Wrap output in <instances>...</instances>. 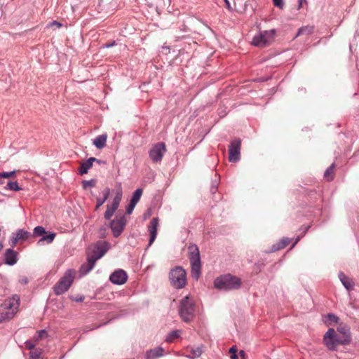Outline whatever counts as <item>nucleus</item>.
I'll list each match as a JSON object with an SVG mask.
<instances>
[{
	"label": "nucleus",
	"mask_w": 359,
	"mask_h": 359,
	"mask_svg": "<svg viewBox=\"0 0 359 359\" xmlns=\"http://www.w3.org/2000/svg\"><path fill=\"white\" fill-rule=\"evenodd\" d=\"M46 233V229L44 227L41 226H37L34 229L33 236H41V238L38 241V245H41L44 243H51L56 234L54 232H50L48 235L44 236Z\"/></svg>",
	"instance_id": "nucleus-11"
},
{
	"label": "nucleus",
	"mask_w": 359,
	"mask_h": 359,
	"mask_svg": "<svg viewBox=\"0 0 359 359\" xmlns=\"http://www.w3.org/2000/svg\"><path fill=\"white\" fill-rule=\"evenodd\" d=\"M290 243V238L284 237L280 239L277 243L273 244L271 247V252H276L283 249Z\"/></svg>",
	"instance_id": "nucleus-22"
},
{
	"label": "nucleus",
	"mask_w": 359,
	"mask_h": 359,
	"mask_svg": "<svg viewBox=\"0 0 359 359\" xmlns=\"http://www.w3.org/2000/svg\"><path fill=\"white\" fill-rule=\"evenodd\" d=\"M202 354V349L201 347L196 348H191V354L186 355V357L190 359H195L199 358Z\"/></svg>",
	"instance_id": "nucleus-27"
},
{
	"label": "nucleus",
	"mask_w": 359,
	"mask_h": 359,
	"mask_svg": "<svg viewBox=\"0 0 359 359\" xmlns=\"http://www.w3.org/2000/svg\"><path fill=\"white\" fill-rule=\"evenodd\" d=\"M95 162L97 163L99 165H100V164H102V163H103V164H104V163H105V162H104V161H101V160H100V159H97V158H95Z\"/></svg>",
	"instance_id": "nucleus-48"
},
{
	"label": "nucleus",
	"mask_w": 359,
	"mask_h": 359,
	"mask_svg": "<svg viewBox=\"0 0 359 359\" xmlns=\"http://www.w3.org/2000/svg\"><path fill=\"white\" fill-rule=\"evenodd\" d=\"M308 229H309V226H307L304 231V233L308 230Z\"/></svg>",
	"instance_id": "nucleus-57"
},
{
	"label": "nucleus",
	"mask_w": 359,
	"mask_h": 359,
	"mask_svg": "<svg viewBox=\"0 0 359 359\" xmlns=\"http://www.w3.org/2000/svg\"><path fill=\"white\" fill-rule=\"evenodd\" d=\"M126 225V218L124 215L118 217L116 215V217L111 220L109 223V227L111 229L113 236L115 238H118L121 236L122 232L123 231L125 226Z\"/></svg>",
	"instance_id": "nucleus-9"
},
{
	"label": "nucleus",
	"mask_w": 359,
	"mask_h": 359,
	"mask_svg": "<svg viewBox=\"0 0 359 359\" xmlns=\"http://www.w3.org/2000/svg\"><path fill=\"white\" fill-rule=\"evenodd\" d=\"M45 334H46V331L45 330H41L39 332V337L40 338L43 337Z\"/></svg>",
	"instance_id": "nucleus-42"
},
{
	"label": "nucleus",
	"mask_w": 359,
	"mask_h": 359,
	"mask_svg": "<svg viewBox=\"0 0 359 359\" xmlns=\"http://www.w3.org/2000/svg\"><path fill=\"white\" fill-rule=\"evenodd\" d=\"M225 4H226V8L230 10L231 9V5H230V3L229 1V0H224Z\"/></svg>",
	"instance_id": "nucleus-46"
},
{
	"label": "nucleus",
	"mask_w": 359,
	"mask_h": 359,
	"mask_svg": "<svg viewBox=\"0 0 359 359\" xmlns=\"http://www.w3.org/2000/svg\"><path fill=\"white\" fill-rule=\"evenodd\" d=\"M52 24L55 25H56V26H57L59 27H62V24L58 22H57V21H55V20L53 21Z\"/></svg>",
	"instance_id": "nucleus-47"
},
{
	"label": "nucleus",
	"mask_w": 359,
	"mask_h": 359,
	"mask_svg": "<svg viewBox=\"0 0 359 359\" xmlns=\"http://www.w3.org/2000/svg\"><path fill=\"white\" fill-rule=\"evenodd\" d=\"M5 190L18 191L22 190V188L18 185L17 181H8L4 187Z\"/></svg>",
	"instance_id": "nucleus-25"
},
{
	"label": "nucleus",
	"mask_w": 359,
	"mask_h": 359,
	"mask_svg": "<svg viewBox=\"0 0 359 359\" xmlns=\"http://www.w3.org/2000/svg\"><path fill=\"white\" fill-rule=\"evenodd\" d=\"M122 198V191L120 189L117 191L116 196L113 198V201L111 205H107V210L104 214V217L106 220H110L114 215L116 210L118 209L120 202Z\"/></svg>",
	"instance_id": "nucleus-13"
},
{
	"label": "nucleus",
	"mask_w": 359,
	"mask_h": 359,
	"mask_svg": "<svg viewBox=\"0 0 359 359\" xmlns=\"http://www.w3.org/2000/svg\"><path fill=\"white\" fill-rule=\"evenodd\" d=\"M96 260L89 255L87 256V262L83 264L80 268V273L83 276L88 273L95 266Z\"/></svg>",
	"instance_id": "nucleus-18"
},
{
	"label": "nucleus",
	"mask_w": 359,
	"mask_h": 359,
	"mask_svg": "<svg viewBox=\"0 0 359 359\" xmlns=\"http://www.w3.org/2000/svg\"><path fill=\"white\" fill-rule=\"evenodd\" d=\"M158 226V217H154L148 226V231L150 233V238L149 241V246H150L155 241L157 235V227Z\"/></svg>",
	"instance_id": "nucleus-17"
},
{
	"label": "nucleus",
	"mask_w": 359,
	"mask_h": 359,
	"mask_svg": "<svg viewBox=\"0 0 359 359\" xmlns=\"http://www.w3.org/2000/svg\"><path fill=\"white\" fill-rule=\"evenodd\" d=\"M96 180L91 179L90 180H84L83 182V188L86 189L88 187H93L95 186Z\"/></svg>",
	"instance_id": "nucleus-31"
},
{
	"label": "nucleus",
	"mask_w": 359,
	"mask_h": 359,
	"mask_svg": "<svg viewBox=\"0 0 359 359\" xmlns=\"http://www.w3.org/2000/svg\"><path fill=\"white\" fill-rule=\"evenodd\" d=\"M195 303L189 295L180 301L178 313L183 322L190 323L193 320L195 316Z\"/></svg>",
	"instance_id": "nucleus-3"
},
{
	"label": "nucleus",
	"mask_w": 359,
	"mask_h": 359,
	"mask_svg": "<svg viewBox=\"0 0 359 359\" xmlns=\"http://www.w3.org/2000/svg\"><path fill=\"white\" fill-rule=\"evenodd\" d=\"M188 250L189 259L191 269V276L194 279L198 280L201 274V261L200 251L196 244L189 245Z\"/></svg>",
	"instance_id": "nucleus-4"
},
{
	"label": "nucleus",
	"mask_w": 359,
	"mask_h": 359,
	"mask_svg": "<svg viewBox=\"0 0 359 359\" xmlns=\"http://www.w3.org/2000/svg\"><path fill=\"white\" fill-rule=\"evenodd\" d=\"M275 35V30H266L259 32L252 40V44L257 47H264L270 43Z\"/></svg>",
	"instance_id": "nucleus-7"
},
{
	"label": "nucleus",
	"mask_w": 359,
	"mask_h": 359,
	"mask_svg": "<svg viewBox=\"0 0 359 359\" xmlns=\"http://www.w3.org/2000/svg\"><path fill=\"white\" fill-rule=\"evenodd\" d=\"M83 297H80V298H78L76 301V302H82V301H83Z\"/></svg>",
	"instance_id": "nucleus-53"
},
{
	"label": "nucleus",
	"mask_w": 359,
	"mask_h": 359,
	"mask_svg": "<svg viewBox=\"0 0 359 359\" xmlns=\"http://www.w3.org/2000/svg\"><path fill=\"white\" fill-rule=\"evenodd\" d=\"M163 353L164 349L161 346H158L147 351L145 355L147 359H154L163 355Z\"/></svg>",
	"instance_id": "nucleus-20"
},
{
	"label": "nucleus",
	"mask_w": 359,
	"mask_h": 359,
	"mask_svg": "<svg viewBox=\"0 0 359 359\" xmlns=\"http://www.w3.org/2000/svg\"><path fill=\"white\" fill-rule=\"evenodd\" d=\"M231 359H238V356L236 354H233L231 356Z\"/></svg>",
	"instance_id": "nucleus-52"
},
{
	"label": "nucleus",
	"mask_w": 359,
	"mask_h": 359,
	"mask_svg": "<svg viewBox=\"0 0 359 359\" xmlns=\"http://www.w3.org/2000/svg\"><path fill=\"white\" fill-rule=\"evenodd\" d=\"M150 215V210H147V212L144 213V219H147V217Z\"/></svg>",
	"instance_id": "nucleus-50"
},
{
	"label": "nucleus",
	"mask_w": 359,
	"mask_h": 359,
	"mask_svg": "<svg viewBox=\"0 0 359 359\" xmlns=\"http://www.w3.org/2000/svg\"><path fill=\"white\" fill-rule=\"evenodd\" d=\"M15 236L18 238L19 241H23L28 239L30 236V233L27 231H25L22 229H18L15 233H13Z\"/></svg>",
	"instance_id": "nucleus-24"
},
{
	"label": "nucleus",
	"mask_w": 359,
	"mask_h": 359,
	"mask_svg": "<svg viewBox=\"0 0 359 359\" xmlns=\"http://www.w3.org/2000/svg\"><path fill=\"white\" fill-rule=\"evenodd\" d=\"M74 278V271L72 270H67L58 283L54 286L55 294L60 295L66 292L72 284Z\"/></svg>",
	"instance_id": "nucleus-6"
},
{
	"label": "nucleus",
	"mask_w": 359,
	"mask_h": 359,
	"mask_svg": "<svg viewBox=\"0 0 359 359\" xmlns=\"http://www.w3.org/2000/svg\"><path fill=\"white\" fill-rule=\"evenodd\" d=\"M101 205H98V203H96V207H95V210H98L99 208L100 207Z\"/></svg>",
	"instance_id": "nucleus-55"
},
{
	"label": "nucleus",
	"mask_w": 359,
	"mask_h": 359,
	"mask_svg": "<svg viewBox=\"0 0 359 359\" xmlns=\"http://www.w3.org/2000/svg\"><path fill=\"white\" fill-rule=\"evenodd\" d=\"M25 345H26V347L29 350L33 349L35 346L34 344L31 341H27L25 342Z\"/></svg>",
	"instance_id": "nucleus-40"
},
{
	"label": "nucleus",
	"mask_w": 359,
	"mask_h": 359,
	"mask_svg": "<svg viewBox=\"0 0 359 359\" xmlns=\"http://www.w3.org/2000/svg\"><path fill=\"white\" fill-rule=\"evenodd\" d=\"M3 248V245L1 243H0V249H1Z\"/></svg>",
	"instance_id": "nucleus-58"
},
{
	"label": "nucleus",
	"mask_w": 359,
	"mask_h": 359,
	"mask_svg": "<svg viewBox=\"0 0 359 359\" xmlns=\"http://www.w3.org/2000/svg\"><path fill=\"white\" fill-rule=\"evenodd\" d=\"M4 184V181L2 180V178L0 177V184Z\"/></svg>",
	"instance_id": "nucleus-54"
},
{
	"label": "nucleus",
	"mask_w": 359,
	"mask_h": 359,
	"mask_svg": "<svg viewBox=\"0 0 359 359\" xmlns=\"http://www.w3.org/2000/svg\"><path fill=\"white\" fill-rule=\"evenodd\" d=\"M241 140L236 139L233 140L229 147V161L236 163L241 159Z\"/></svg>",
	"instance_id": "nucleus-12"
},
{
	"label": "nucleus",
	"mask_w": 359,
	"mask_h": 359,
	"mask_svg": "<svg viewBox=\"0 0 359 359\" xmlns=\"http://www.w3.org/2000/svg\"><path fill=\"white\" fill-rule=\"evenodd\" d=\"M95 161V157H90L88 158L86 161H83L81 163L80 167H79V173L81 175L86 174L88 171V170L92 168L93 163Z\"/></svg>",
	"instance_id": "nucleus-21"
},
{
	"label": "nucleus",
	"mask_w": 359,
	"mask_h": 359,
	"mask_svg": "<svg viewBox=\"0 0 359 359\" xmlns=\"http://www.w3.org/2000/svg\"><path fill=\"white\" fill-rule=\"evenodd\" d=\"M107 139V134H102L100 135L97 136L95 139H93V144L97 149H102L106 145Z\"/></svg>",
	"instance_id": "nucleus-23"
},
{
	"label": "nucleus",
	"mask_w": 359,
	"mask_h": 359,
	"mask_svg": "<svg viewBox=\"0 0 359 359\" xmlns=\"http://www.w3.org/2000/svg\"><path fill=\"white\" fill-rule=\"evenodd\" d=\"M231 353H235L236 351V349L235 347H231L229 350Z\"/></svg>",
	"instance_id": "nucleus-51"
},
{
	"label": "nucleus",
	"mask_w": 359,
	"mask_h": 359,
	"mask_svg": "<svg viewBox=\"0 0 359 359\" xmlns=\"http://www.w3.org/2000/svg\"><path fill=\"white\" fill-rule=\"evenodd\" d=\"M273 4L275 6L283 8L284 6V1L283 0H273Z\"/></svg>",
	"instance_id": "nucleus-38"
},
{
	"label": "nucleus",
	"mask_w": 359,
	"mask_h": 359,
	"mask_svg": "<svg viewBox=\"0 0 359 359\" xmlns=\"http://www.w3.org/2000/svg\"><path fill=\"white\" fill-rule=\"evenodd\" d=\"M13 306V304L9 303L8 305L0 308V323L9 320L13 318L15 315V311L13 310H11Z\"/></svg>",
	"instance_id": "nucleus-16"
},
{
	"label": "nucleus",
	"mask_w": 359,
	"mask_h": 359,
	"mask_svg": "<svg viewBox=\"0 0 359 359\" xmlns=\"http://www.w3.org/2000/svg\"><path fill=\"white\" fill-rule=\"evenodd\" d=\"M19 242L18 238L15 236V234L13 233L11 237V239L9 241L10 245L12 248H14L17 243Z\"/></svg>",
	"instance_id": "nucleus-36"
},
{
	"label": "nucleus",
	"mask_w": 359,
	"mask_h": 359,
	"mask_svg": "<svg viewBox=\"0 0 359 359\" xmlns=\"http://www.w3.org/2000/svg\"><path fill=\"white\" fill-rule=\"evenodd\" d=\"M16 172H17L16 170H13V171H10V172H2L0 173V177L1 178L13 177L15 175Z\"/></svg>",
	"instance_id": "nucleus-32"
},
{
	"label": "nucleus",
	"mask_w": 359,
	"mask_h": 359,
	"mask_svg": "<svg viewBox=\"0 0 359 359\" xmlns=\"http://www.w3.org/2000/svg\"><path fill=\"white\" fill-rule=\"evenodd\" d=\"M20 283L25 285L28 283V279H27V278L24 277L20 279Z\"/></svg>",
	"instance_id": "nucleus-44"
},
{
	"label": "nucleus",
	"mask_w": 359,
	"mask_h": 359,
	"mask_svg": "<svg viewBox=\"0 0 359 359\" xmlns=\"http://www.w3.org/2000/svg\"><path fill=\"white\" fill-rule=\"evenodd\" d=\"M40 353L38 351L30 352V359H39Z\"/></svg>",
	"instance_id": "nucleus-39"
},
{
	"label": "nucleus",
	"mask_w": 359,
	"mask_h": 359,
	"mask_svg": "<svg viewBox=\"0 0 359 359\" xmlns=\"http://www.w3.org/2000/svg\"><path fill=\"white\" fill-rule=\"evenodd\" d=\"M110 248V244L106 241H97L88 255L97 261L102 257Z\"/></svg>",
	"instance_id": "nucleus-8"
},
{
	"label": "nucleus",
	"mask_w": 359,
	"mask_h": 359,
	"mask_svg": "<svg viewBox=\"0 0 359 359\" xmlns=\"http://www.w3.org/2000/svg\"><path fill=\"white\" fill-rule=\"evenodd\" d=\"M115 44V41H114L112 43H106L103 45L104 48H108L112 47Z\"/></svg>",
	"instance_id": "nucleus-43"
},
{
	"label": "nucleus",
	"mask_w": 359,
	"mask_h": 359,
	"mask_svg": "<svg viewBox=\"0 0 359 359\" xmlns=\"http://www.w3.org/2000/svg\"><path fill=\"white\" fill-rule=\"evenodd\" d=\"M165 152V144L163 142H158L150 149L149 156L154 163H158L161 161Z\"/></svg>",
	"instance_id": "nucleus-10"
},
{
	"label": "nucleus",
	"mask_w": 359,
	"mask_h": 359,
	"mask_svg": "<svg viewBox=\"0 0 359 359\" xmlns=\"http://www.w3.org/2000/svg\"><path fill=\"white\" fill-rule=\"evenodd\" d=\"M211 190H212V191L213 192V191H215L216 190V188H215V187H212Z\"/></svg>",
	"instance_id": "nucleus-56"
},
{
	"label": "nucleus",
	"mask_w": 359,
	"mask_h": 359,
	"mask_svg": "<svg viewBox=\"0 0 359 359\" xmlns=\"http://www.w3.org/2000/svg\"><path fill=\"white\" fill-rule=\"evenodd\" d=\"M339 279L344 285V287L348 290L351 291L354 288V283L351 278L348 277L344 272L340 271L338 274Z\"/></svg>",
	"instance_id": "nucleus-19"
},
{
	"label": "nucleus",
	"mask_w": 359,
	"mask_h": 359,
	"mask_svg": "<svg viewBox=\"0 0 359 359\" xmlns=\"http://www.w3.org/2000/svg\"><path fill=\"white\" fill-rule=\"evenodd\" d=\"M334 163H332L330 167H328L324 173V177L327 180L330 181L333 179V171L334 168Z\"/></svg>",
	"instance_id": "nucleus-28"
},
{
	"label": "nucleus",
	"mask_w": 359,
	"mask_h": 359,
	"mask_svg": "<svg viewBox=\"0 0 359 359\" xmlns=\"http://www.w3.org/2000/svg\"><path fill=\"white\" fill-rule=\"evenodd\" d=\"M107 227L103 226L99 229L98 233L100 238H104L107 236Z\"/></svg>",
	"instance_id": "nucleus-33"
},
{
	"label": "nucleus",
	"mask_w": 359,
	"mask_h": 359,
	"mask_svg": "<svg viewBox=\"0 0 359 359\" xmlns=\"http://www.w3.org/2000/svg\"><path fill=\"white\" fill-rule=\"evenodd\" d=\"M327 318L328 320L335 323H338L339 320V318L334 313H328Z\"/></svg>",
	"instance_id": "nucleus-34"
},
{
	"label": "nucleus",
	"mask_w": 359,
	"mask_h": 359,
	"mask_svg": "<svg viewBox=\"0 0 359 359\" xmlns=\"http://www.w3.org/2000/svg\"><path fill=\"white\" fill-rule=\"evenodd\" d=\"M181 331L178 330H172L169 333V334L167 336L165 341L168 342H172L174 339H177L180 337Z\"/></svg>",
	"instance_id": "nucleus-29"
},
{
	"label": "nucleus",
	"mask_w": 359,
	"mask_h": 359,
	"mask_svg": "<svg viewBox=\"0 0 359 359\" xmlns=\"http://www.w3.org/2000/svg\"><path fill=\"white\" fill-rule=\"evenodd\" d=\"M169 279L173 287L182 289L187 284V272L182 266H176L170 270Z\"/></svg>",
	"instance_id": "nucleus-5"
},
{
	"label": "nucleus",
	"mask_w": 359,
	"mask_h": 359,
	"mask_svg": "<svg viewBox=\"0 0 359 359\" xmlns=\"http://www.w3.org/2000/svg\"><path fill=\"white\" fill-rule=\"evenodd\" d=\"M96 202L98 203V205L102 206L106 201H104V198H97Z\"/></svg>",
	"instance_id": "nucleus-41"
},
{
	"label": "nucleus",
	"mask_w": 359,
	"mask_h": 359,
	"mask_svg": "<svg viewBox=\"0 0 359 359\" xmlns=\"http://www.w3.org/2000/svg\"><path fill=\"white\" fill-rule=\"evenodd\" d=\"M142 195V189L139 188V189H137L133 194V196L130 199V201L135 203H137L141 198Z\"/></svg>",
	"instance_id": "nucleus-30"
},
{
	"label": "nucleus",
	"mask_w": 359,
	"mask_h": 359,
	"mask_svg": "<svg viewBox=\"0 0 359 359\" xmlns=\"http://www.w3.org/2000/svg\"><path fill=\"white\" fill-rule=\"evenodd\" d=\"M18 260V253L12 248L7 249L4 253V262L8 266L15 265Z\"/></svg>",
	"instance_id": "nucleus-15"
},
{
	"label": "nucleus",
	"mask_w": 359,
	"mask_h": 359,
	"mask_svg": "<svg viewBox=\"0 0 359 359\" xmlns=\"http://www.w3.org/2000/svg\"><path fill=\"white\" fill-rule=\"evenodd\" d=\"M313 32V26H304L300 27L298 29L297 34H296L295 37H297L301 35H309L312 34Z\"/></svg>",
	"instance_id": "nucleus-26"
},
{
	"label": "nucleus",
	"mask_w": 359,
	"mask_h": 359,
	"mask_svg": "<svg viewBox=\"0 0 359 359\" xmlns=\"http://www.w3.org/2000/svg\"><path fill=\"white\" fill-rule=\"evenodd\" d=\"M303 2H306V0H299V8L302 6Z\"/></svg>",
	"instance_id": "nucleus-49"
},
{
	"label": "nucleus",
	"mask_w": 359,
	"mask_h": 359,
	"mask_svg": "<svg viewBox=\"0 0 359 359\" xmlns=\"http://www.w3.org/2000/svg\"><path fill=\"white\" fill-rule=\"evenodd\" d=\"M109 194H110V189L108 187L105 188L102 191V195H103L102 198H104V201H106L108 199Z\"/></svg>",
	"instance_id": "nucleus-37"
},
{
	"label": "nucleus",
	"mask_w": 359,
	"mask_h": 359,
	"mask_svg": "<svg viewBox=\"0 0 359 359\" xmlns=\"http://www.w3.org/2000/svg\"><path fill=\"white\" fill-rule=\"evenodd\" d=\"M241 279L229 273L221 275L214 280V286L219 290L230 291L238 290L241 287Z\"/></svg>",
	"instance_id": "nucleus-2"
},
{
	"label": "nucleus",
	"mask_w": 359,
	"mask_h": 359,
	"mask_svg": "<svg viewBox=\"0 0 359 359\" xmlns=\"http://www.w3.org/2000/svg\"><path fill=\"white\" fill-rule=\"evenodd\" d=\"M109 279L114 285H123L128 280V274L123 269H118L111 273Z\"/></svg>",
	"instance_id": "nucleus-14"
},
{
	"label": "nucleus",
	"mask_w": 359,
	"mask_h": 359,
	"mask_svg": "<svg viewBox=\"0 0 359 359\" xmlns=\"http://www.w3.org/2000/svg\"><path fill=\"white\" fill-rule=\"evenodd\" d=\"M136 205V203L130 201V203L126 208V213L128 215H130L133 212Z\"/></svg>",
	"instance_id": "nucleus-35"
},
{
	"label": "nucleus",
	"mask_w": 359,
	"mask_h": 359,
	"mask_svg": "<svg viewBox=\"0 0 359 359\" xmlns=\"http://www.w3.org/2000/svg\"><path fill=\"white\" fill-rule=\"evenodd\" d=\"M337 330L341 334V337L337 335L333 328H329L323 337L324 344L330 351H334L339 344L348 345L352 340L351 329L348 325L341 323Z\"/></svg>",
	"instance_id": "nucleus-1"
},
{
	"label": "nucleus",
	"mask_w": 359,
	"mask_h": 359,
	"mask_svg": "<svg viewBox=\"0 0 359 359\" xmlns=\"http://www.w3.org/2000/svg\"><path fill=\"white\" fill-rule=\"evenodd\" d=\"M300 239H301V237L300 236H297V238L295 239L294 243L292 244V248H293L299 242V241Z\"/></svg>",
	"instance_id": "nucleus-45"
}]
</instances>
